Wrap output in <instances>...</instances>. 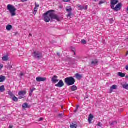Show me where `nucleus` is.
<instances>
[{"instance_id":"obj_20","label":"nucleus","mask_w":128,"mask_h":128,"mask_svg":"<svg viewBox=\"0 0 128 128\" xmlns=\"http://www.w3.org/2000/svg\"><path fill=\"white\" fill-rule=\"evenodd\" d=\"M78 90V88L76 86H73L71 87V90L72 92H76Z\"/></svg>"},{"instance_id":"obj_16","label":"nucleus","mask_w":128,"mask_h":128,"mask_svg":"<svg viewBox=\"0 0 128 128\" xmlns=\"http://www.w3.org/2000/svg\"><path fill=\"white\" fill-rule=\"evenodd\" d=\"M6 80V77L4 76H0V82H4Z\"/></svg>"},{"instance_id":"obj_29","label":"nucleus","mask_w":128,"mask_h":128,"mask_svg":"<svg viewBox=\"0 0 128 128\" xmlns=\"http://www.w3.org/2000/svg\"><path fill=\"white\" fill-rule=\"evenodd\" d=\"M81 43L82 44H86V40H82L81 41Z\"/></svg>"},{"instance_id":"obj_9","label":"nucleus","mask_w":128,"mask_h":128,"mask_svg":"<svg viewBox=\"0 0 128 128\" xmlns=\"http://www.w3.org/2000/svg\"><path fill=\"white\" fill-rule=\"evenodd\" d=\"M64 86V82L62 80H60L58 83L56 85V86H57V88H62Z\"/></svg>"},{"instance_id":"obj_30","label":"nucleus","mask_w":128,"mask_h":128,"mask_svg":"<svg viewBox=\"0 0 128 128\" xmlns=\"http://www.w3.org/2000/svg\"><path fill=\"white\" fill-rule=\"evenodd\" d=\"M117 122H110V126H114V124H116Z\"/></svg>"},{"instance_id":"obj_13","label":"nucleus","mask_w":128,"mask_h":128,"mask_svg":"<svg viewBox=\"0 0 128 128\" xmlns=\"http://www.w3.org/2000/svg\"><path fill=\"white\" fill-rule=\"evenodd\" d=\"M117 88H118V86L113 85L110 88V93L112 94V92L114 90H116Z\"/></svg>"},{"instance_id":"obj_45","label":"nucleus","mask_w":128,"mask_h":128,"mask_svg":"<svg viewBox=\"0 0 128 128\" xmlns=\"http://www.w3.org/2000/svg\"><path fill=\"white\" fill-rule=\"evenodd\" d=\"M78 108H80V106H76V110H78Z\"/></svg>"},{"instance_id":"obj_1","label":"nucleus","mask_w":128,"mask_h":128,"mask_svg":"<svg viewBox=\"0 0 128 128\" xmlns=\"http://www.w3.org/2000/svg\"><path fill=\"white\" fill-rule=\"evenodd\" d=\"M44 18L46 22H50V20H60V17L54 12V10H50L44 14Z\"/></svg>"},{"instance_id":"obj_3","label":"nucleus","mask_w":128,"mask_h":128,"mask_svg":"<svg viewBox=\"0 0 128 128\" xmlns=\"http://www.w3.org/2000/svg\"><path fill=\"white\" fill-rule=\"evenodd\" d=\"M65 82L67 86H74L76 82V80L72 77H68L65 78Z\"/></svg>"},{"instance_id":"obj_34","label":"nucleus","mask_w":128,"mask_h":128,"mask_svg":"<svg viewBox=\"0 0 128 128\" xmlns=\"http://www.w3.org/2000/svg\"><path fill=\"white\" fill-rule=\"evenodd\" d=\"M24 76V73H21L19 76H20V78H22V76Z\"/></svg>"},{"instance_id":"obj_33","label":"nucleus","mask_w":128,"mask_h":128,"mask_svg":"<svg viewBox=\"0 0 128 128\" xmlns=\"http://www.w3.org/2000/svg\"><path fill=\"white\" fill-rule=\"evenodd\" d=\"M63 2H70V0H63Z\"/></svg>"},{"instance_id":"obj_50","label":"nucleus","mask_w":128,"mask_h":128,"mask_svg":"<svg viewBox=\"0 0 128 128\" xmlns=\"http://www.w3.org/2000/svg\"><path fill=\"white\" fill-rule=\"evenodd\" d=\"M58 54V56H60V54Z\"/></svg>"},{"instance_id":"obj_15","label":"nucleus","mask_w":128,"mask_h":128,"mask_svg":"<svg viewBox=\"0 0 128 128\" xmlns=\"http://www.w3.org/2000/svg\"><path fill=\"white\" fill-rule=\"evenodd\" d=\"M6 30L10 32L12 30V25H8L6 27Z\"/></svg>"},{"instance_id":"obj_48","label":"nucleus","mask_w":128,"mask_h":128,"mask_svg":"<svg viewBox=\"0 0 128 128\" xmlns=\"http://www.w3.org/2000/svg\"><path fill=\"white\" fill-rule=\"evenodd\" d=\"M32 36V34H29V36Z\"/></svg>"},{"instance_id":"obj_4","label":"nucleus","mask_w":128,"mask_h":128,"mask_svg":"<svg viewBox=\"0 0 128 128\" xmlns=\"http://www.w3.org/2000/svg\"><path fill=\"white\" fill-rule=\"evenodd\" d=\"M33 56L35 58H42V52L36 51L34 52Z\"/></svg>"},{"instance_id":"obj_10","label":"nucleus","mask_w":128,"mask_h":128,"mask_svg":"<svg viewBox=\"0 0 128 128\" xmlns=\"http://www.w3.org/2000/svg\"><path fill=\"white\" fill-rule=\"evenodd\" d=\"M38 8H40V5L36 4L35 8H34V12H33L34 14L36 15V12H38Z\"/></svg>"},{"instance_id":"obj_31","label":"nucleus","mask_w":128,"mask_h":128,"mask_svg":"<svg viewBox=\"0 0 128 128\" xmlns=\"http://www.w3.org/2000/svg\"><path fill=\"white\" fill-rule=\"evenodd\" d=\"M36 90V88H34L32 89H30V92L32 93L34 92V91Z\"/></svg>"},{"instance_id":"obj_40","label":"nucleus","mask_w":128,"mask_h":128,"mask_svg":"<svg viewBox=\"0 0 128 128\" xmlns=\"http://www.w3.org/2000/svg\"><path fill=\"white\" fill-rule=\"evenodd\" d=\"M23 96H20V97H19V99L20 100H22V98H24V97H22Z\"/></svg>"},{"instance_id":"obj_51","label":"nucleus","mask_w":128,"mask_h":128,"mask_svg":"<svg viewBox=\"0 0 128 128\" xmlns=\"http://www.w3.org/2000/svg\"><path fill=\"white\" fill-rule=\"evenodd\" d=\"M61 108H62H62H63V107H62H62H61Z\"/></svg>"},{"instance_id":"obj_17","label":"nucleus","mask_w":128,"mask_h":128,"mask_svg":"<svg viewBox=\"0 0 128 128\" xmlns=\"http://www.w3.org/2000/svg\"><path fill=\"white\" fill-rule=\"evenodd\" d=\"M75 76L77 80H80L82 78V76L78 74H77L75 75Z\"/></svg>"},{"instance_id":"obj_35","label":"nucleus","mask_w":128,"mask_h":128,"mask_svg":"<svg viewBox=\"0 0 128 128\" xmlns=\"http://www.w3.org/2000/svg\"><path fill=\"white\" fill-rule=\"evenodd\" d=\"M2 68H4V65H2V64H0V70Z\"/></svg>"},{"instance_id":"obj_42","label":"nucleus","mask_w":128,"mask_h":128,"mask_svg":"<svg viewBox=\"0 0 128 128\" xmlns=\"http://www.w3.org/2000/svg\"><path fill=\"white\" fill-rule=\"evenodd\" d=\"M43 120L44 119L42 118H40L39 120L40 122H42V120Z\"/></svg>"},{"instance_id":"obj_11","label":"nucleus","mask_w":128,"mask_h":128,"mask_svg":"<svg viewBox=\"0 0 128 128\" xmlns=\"http://www.w3.org/2000/svg\"><path fill=\"white\" fill-rule=\"evenodd\" d=\"M94 116H92V114H90L89 115V117L88 118V122L90 124H92V120L94 118Z\"/></svg>"},{"instance_id":"obj_28","label":"nucleus","mask_w":128,"mask_h":128,"mask_svg":"<svg viewBox=\"0 0 128 128\" xmlns=\"http://www.w3.org/2000/svg\"><path fill=\"white\" fill-rule=\"evenodd\" d=\"M76 124H72L71 125H70V128H76Z\"/></svg>"},{"instance_id":"obj_23","label":"nucleus","mask_w":128,"mask_h":128,"mask_svg":"<svg viewBox=\"0 0 128 128\" xmlns=\"http://www.w3.org/2000/svg\"><path fill=\"white\" fill-rule=\"evenodd\" d=\"M122 88H124L125 90H128V84H122Z\"/></svg>"},{"instance_id":"obj_7","label":"nucleus","mask_w":128,"mask_h":128,"mask_svg":"<svg viewBox=\"0 0 128 128\" xmlns=\"http://www.w3.org/2000/svg\"><path fill=\"white\" fill-rule=\"evenodd\" d=\"M36 82H46V78H42V77H38L36 78Z\"/></svg>"},{"instance_id":"obj_46","label":"nucleus","mask_w":128,"mask_h":128,"mask_svg":"<svg viewBox=\"0 0 128 128\" xmlns=\"http://www.w3.org/2000/svg\"><path fill=\"white\" fill-rule=\"evenodd\" d=\"M126 78H128V75H126V76H125Z\"/></svg>"},{"instance_id":"obj_32","label":"nucleus","mask_w":128,"mask_h":128,"mask_svg":"<svg viewBox=\"0 0 128 128\" xmlns=\"http://www.w3.org/2000/svg\"><path fill=\"white\" fill-rule=\"evenodd\" d=\"M72 14V12H69L67 16L68 18Z\"/></svg>"},{"instance_id":"obj_24","label":"nucleus","mask_w":128,"mask_h":128,"mask_svg":"<svg viewBox=\"0 0 128 128\" xmlns=\"http://www.w3.org/2000/svg\"><path fill=\"white\" fill-rule=\"evenodd\" d=\"M12 100L13 102H18V99L16 96L12 97Z\"/></svg>"},{"instance_id":"obj_6","label":"nucleus","mask_w":128,"mask_h":128,"mask_svg":"<svg viewBox=\"0 0 128 128\" xmlns=\"http://www.w3.org/2000/svg\"><path fill=\"white\" fill-rule=\"evenodd\" d=\"M118 3V0H111L110 4H111V8H114V7L116 4H117Z\"/></svg>"},{"instance_id":"obj_47","label":"nucleus","mask_w":128,"mask_h":128,"mask_svg":"<svg viewBox=\"0 0 128 128\" xmlns=\"http://www.w3.org/2000/svg\"><path fill=\"white\" fill-rule=\"evenodd\" d=\"M128 51H127V52L126 54V56H128Z\"/></svg>"},{"instance_id":"obj_12","label":"nucleus","mask_w":128,"mask_h":128,"mask_svg":"<svg viewBox=\"0 0 128 128\" xmlns=\"http://www.w3.org/2000/svg\"><path fill=\"white\" fill-rule=\"evenodd\" d=\"M26 94V91H21L18 92V96H24Z\"/></svg>"},{"instance_id":"obj_27","label":"nucleus","mask_w":128,"mask_h":128,"mask_svg":"<svg viewBox=\"0 0 128 128\" xmlns=\"http://www.w3.org/2000/svg\"><path fill=\"white\" fill-rule=\"evenodd\" d=\"M78 8L81 10H84V7L80 6V5H78Z\"/></svg>"},{"instance_id":"obj_49","label":"nucleus","mask_w":128,"mask_h":128,"mask_svg":"<svg viewBox=\"0 0 128 128\" xmlns=\"http://www.w3.org/2000/svg\"><path fill=\"white\" fill-rule=\"evenodd\" d=\"M73 52H74V54H76V53L74 52L73 50Z\"/></svg>"},{"instance_id":"obj_21","label":"nucleus","mask_w":128,"mask_h":128,"mask_svg":"<svg viewBox=\"0 0 128 128\" xmlns=\"http://www.w3.org/2000/svg\"><path fill=\"white\" fill-rule=\"evenodd\" d=\"M91 64L92 66H96L97 64H98V60H94L92 61Z\"/></svg>"},{"instance_id":"obj_41","label":"nucleus","mask_w":128,"mask_h":128,"mask_svg":"<svg viewBox=\"0 0 128 128\" xmlns=\"http://www.w3.org/2000/svg\"><path fill=\"white\" fill-rule=\"evenodd\" d=\"M104 4V2H100V3H99V4Z\"/></svg>"},{"instance_id":"obj_19","label":"nucleus","mask_w":128,"mask_h":128,"mask_svg":"<svg viewBox=\"0 0 128 128\" xmlns=\"http://www.w3.org/2000/svg\"><path fill=\"white\" fill-rule=\"evenodd\" d=\"M5 90H6V88H4V86L2 85L0 87V92H4Z\"/></svg>"},{"instance_id":"obj_25","label":"nucleus","mask_w":128,"mask_h":128,"mask_svg":"<svg viewBox=\"0 0 128 128\" xmlns=\"http://www.w3.org/2000/svg\"><path fill=\"white\" fill-rule=\"evenodd\" d=\"M8 94H9V96H11V98H13L14 96V94H12V92L9 91L8 92Z\"/></svg>"},{"instance_id":"obj_14","label":"nucleus","mask_w":128,"mask_h":128,"mask_svg":"<svg viewBox=\"0 0 128 128\" xmlns=\"http://www.w3.org/2000/svg\"><path fill=\"white\" fill-rule=\"evenodd\" d=\"M10 58H8V56H6L2 58V60L3 62H8Z\"/></svg>"},{"instance_id":"obj_36","label":"nucleus","mask_w":128,"mask_h":128,"mask_svg":"<svg viewBox=\"0 0 128 128\" xmlns=\"http://www.w3.org/2000/svg\"><path fill=\"white\" fill-rule=\"evenodd\" d=\"M102 122H100L98 124V126H102Z\"/></svg>"},{"instance_id":"obj_43","label":"nucleus","mask_w":128,"mask_h":128,"mask_svg":"<svg viewBox=\"0 0 128 128\" xmlns=\"http://www.w3.org/2000/svg\"><path fill=\"white\" fill-rule=\"evenodd\" d=\"M32 93H31L30 92V94H29V96H32Z\"/></svg>"},{"instance_id":"obj_8","label":"nucleus","mask_w":128,"mask_h":128,"mask_svg":"<svg viewBox=\"0 0 128 128\" xmlns=\"http://www.w3.org/2000/svg\"><path fill=\"white\" fill-rule=\"evenodd\" d=\"M60 80L58 79V76H54L52 80V82L54 84H56V82H58Z\"/></svg>"},{"instance_id":"obj_22","label":"nucleus","mask_w":128,"mask_h":128,"mask_svg":"<svg viewBox=\"0 0 128 128\" xmlns=\"http://www.w3.org/2000/svg\"><path fill=\"white\" fill-rule=\"evenodd\" d=\"M66 10L68 12H72V7L69 6L66 8Z\"/></svg>"},{"instance_id":"obj_37","label":"nucleus","mask_w":128,"mask_h":128,"mask_svg":"<svg viewBox=\"0 0 128 128\" xmlns=\"http://www.w3.org/2000/svg\"><path fill=\"white\" fill-rule=\"evenodd\" d=\"M28 0H21L22 2H28Z\"/></svg>"},{"instance_id":"obj_5","label":"nucleus","mask_w":128,"mask_h":128,"mask_svg":"<svg viewBox=\"0 0 128 128\" xmlns=\"http://www.w3.org/2000/svg\"><path fill=\"white\" fill-rule=\"evenodd\" d=\"M122 3H120L118 4L115 8L114 6V8H112V9L114 10L115 12H118V10H122Z\"/></svg>"},{"instance_id":"obj_44","label":"nucleus","mask_w":128,"mask_h":128,"mask_svg":"<svg viewBox=\"0 0 128 128\" xmlns=\"http://www.w3.org/2000/svg\"><path fill=\"white\" fill-rule=\"evenodd\" d=\"M58 116H62V114H59Z\"/></svg>"},{"instance_id":"obj_39","label":"nucleus","mask_w":128,"mask_h":128,"mask_svg":"<svg viewBox=\"0 0 128 128\" xmlns=\"http://www.w3.org/2000/svg\"><path fill=\"white\" fill-rule=\"evenodd\" d=\"M126 70H128V65H127L126 68H125Z\"/></svg>"},{"instance_id":"obj_38","label":"nucleus","mask_w":128,"mask_h":128,"mask_svg":"<svg viewBox=\"0 0 128 128\" xmlns=\"http://www.w3.org/2000/svg\"><path fill=\"white\" fill-rule=\"evenodd\" d=\"M84 10H88V6H86L85 7H84Z\"/></svg>"},{"instance_id":"obj_18","label":"nucleus","mask_w":128,"mask_h":128,"mask_svg":"<svg viewBox=\"0 0 128 128\" xmlns=\"http://www.w3.org/2000/svg\"><path fill=\"white\" fill-rule=\"evenodd\" d=\"M118 76H120V78H124V76H126V74H124L122 72H119L118 73Z\"/></svg>"},{"instance_id":"obj_26","label":"nucleus","mask_w":128,"mask_h":128,"mask_svg":"<svg viewBox=\"0 0 128 128\" xmlns=\"http://www.w3.org/2000/svg\"><path fill=\"white\" fill-rule=\"evenodd\" d=\"M28 105L26 103L23 104L22 108L24 109L28 108Z\"/></svg>"},{"instance_id":"obj_2","label":"nucleus","mask_w":128,"mask_h":128,"mask_svg":"<svg viewBox=\"0 0 128 128\" xmlns=\"http://www.w3.org/2000/svg\"><path fill=\"white\" fill-rule=\"evenodd\" d=\"M7 9L9 10L10 14H11L12 16H16V8L12 5L8 4L7 6Z\"/></svg>"}]
</instances>
